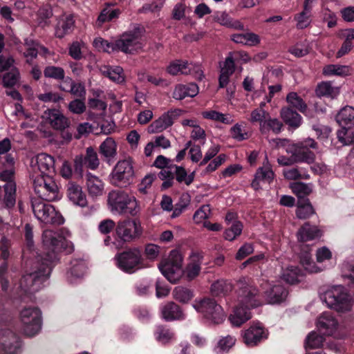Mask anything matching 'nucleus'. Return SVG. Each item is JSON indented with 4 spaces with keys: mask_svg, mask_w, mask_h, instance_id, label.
<instances>
[{
    "mask_svg": "<svg viewBox=\"0 0 354 354\" xmlns=\"http://www.w3.org/2000/svg\"><path fill=\"white\" fill-rule=\"evenodd\" d=\"M42 240L46 250L44 255L37 259L33 271L24 275L20 280V287L26 292L32 294L39 290L49 277L52 264L58 259V254L63 251L70 253L73 250L71 241L52 230H45Z\"/></svg>",
    "mask_w": 354,
    "mask_h": 354,
    "instance_id": "f257e3e1",
    "label": "nucleus"
},
{
    "mask_svg": "<svg viewBox=\"0 0 354 354\" xmlns=\"http://www.w3.org/2000/svg\"><path fill=\"white\" fill-rule=\"evenodd\" d=\"M237 286L239 306L230 315L229 320L234 326L239 327L251 318L250 308L260 306L261 301L257 288L248 279H240L237 281Z\"/></svg>",
    "mask_w": 354,
    "mask_h": 354,
    "instance_id": "f03ea898",
    "label": "nucleus"
},
{
    "mask_svg": "<svg viewBox=\"0 0 354 354\" xmlns=\"http://www.w3.org/2000/svg\"><path fill=\"white\" fill-rule=\"evenodd\" d=\"M107 205L112 213L119 215L128 214L136 216L140 210L136 197L120 190H113L109 193Z\"/></svg>",
    "mask_w": 354,
    "mask_h": 354,
    "instance_id": "7ed1b4c3",
    "label": "nucleus"
},
{
    "mask_svg": "<svg viewBox=\"0 0 354 354\" xmlns=\"http://www.w3.org/2000/svg\"><path fill=\"white\" fill-rule=\"evenodd\" d=\"M320 298L328 308L338 312L349 311L351 308V299L342 286L330 288L322 295Z\"/></svg>",
    "mask_w": 354,
    "mask_h": 354,
    "instance_id": "20e7f679",
    "label": "nucleus"
},
{
    "mask_svg": "<svg viewBox=\"0 0 354 354\" xmlns=\"http://www.w3.org/2000/svg\"><path fill=\"white\" fill-rule=\"evenodd\" d=\"M143 28L139 25L123 32L116 39V47L119 51L127 54H133L143 47L142 41Z\"/></svg>",
    "mask_w": 354,
    "mask_h": 354,
    "instance_id": "39448f33",
    "label": "nucleus"
},
{
    "mask_svg": "<svg viewBox=\"0 0 354 354\" xmlns=\"http://www.w3.org/2000/svg\"><path fill=\"white\" fill-rule=\"evenodd\" d=\"M32 178L38 198L53 201L59 198V189L52 176L32 175Z\"/></svg>",
    "mask_w": 354,
    "mask_h": 354,
    "instance_id": "423d86ee",
    "label": "nucleus"
},
{
    "mask_svg": "<svg viewBox=\"0 0 354 354\" xmlns=\"http://www.w3.org/2000/svg\"><path fill=\"white\" fill-rule=\"evenodd\" d=\"M135 171L131 158L119 160L109 174L111 184L120 187H126L133 181Z\"/></svg>",
    "mask_w": 354,
    "mask_h": 354,
    "instance_id": "0eeeda50",
    "label": "nucleus"
},
{
    "mask_svg": "<svg viewBox=\"0 0 354 354\" xmlns=\"http://www.w3.org/2000/svg\"><path fill=\"white\" fill-rule=\"evenodd\" d=\"M317 145V142L313 139L307 138L301 142L287 145L286 151L287 153L292 155L296 163L311 164L315 160V155L310 149H316Z\"/></svg>",
    "mask_w": 354,
    "mask_h": 354,
    "instance_id": "6e6552de",
    "label": "nucleus"
},
{
    "mask_svg": "<svg viewBox=\"0 0 354 354\" xmlns=\"http://www.w3.org/2000/svg\"><path fill=\"white\" fill-rule=\"evenodd\" d=\"M42 200L36 198L32 199V208L36 218L44 223L63 224L64 222L63 216L56 212L53 205Z\"/></svg>",
    "mask_w": 354,
    "mask_h": 354,
    "instance_id": "1a4fd4ad",
    "label": "nucleus"
},
{
    "mask_svg": "<svg viewBox=\"0 0 354 354\" xmlns=\"http://www.w3.org/2000/svg\"><path fill=\"white\" fill-rule=\"evenodd\" d=\"M142 234V228L139 221L135 219L119 221L115 226L117 240L122 243H131L138 239Z\"/></svg>",
    "mask_w": 354,
    "mask_h": 354,
    "instance_id": "9d476101",
    "label": "nucleus"
},
{
    "mask_svg": "<svg viewBox=\"0 0 354 354\" xmlns=\"http://www.w3.org/2000/svg\"><path fill=\"white\" fill-rule=\"evenodd\" d=\"M114 259L120 269L132 273L138 269L142 263L141 251L138 248H129L117 254Z\"/></svg>",
    "mask_w": 354,
    "mask_h": 354,
    "instance_id": "9b49d317",
    "label": "nucleus"
},
{
    "mask_svg": "<svg viewBox=\"0 0 354 354\" xmlns=\"http://www.w3.org/2000/svg\"><path fill=\"white\" fill-rule=\"evenodd\" d=\"M22 330L27 336L38 333L41 326V313L37 308H25L20 313Z\"/></svg>",
    "mask_w": 354,
    "mask_h": 354,
    "instance_id": "f8f14e48",
    "label": "nucleus"
},
{
    "mask_svg": "<svg viewBox=\"0 0 354 354\" xmlns=\"http://www.w3.org/2000/svg\"><path fill=\"white\" fill-rule=\"evenodd\" d=\"M15 169L10 167L0 172V180L5 182L3 188L5 192L3 201L8 208L15 205L16 201Z\"/></svg>",
    "mask_w": 354,
    "mask_h": 354,
    "instance_id": "ddd939ff",
    "label": "nucleus"
},
{
    "mask_svg": "<svg viewBox=\"0 0 354 354\" xmlns=\"http://www.w3.org/2000/svg\"><path fill=\"white\" fill-rule=\"evenodd\" d=\"M153 166L162 169L158 174V177L163 180L162 187L167 189L171 187L174 176L177 174V165L173 164L170 159L160 155L156 158Z\"/></svg>",
    "mask_w": 354,
    "mask_h": 354,
    "instance_id": "4468645a",
    "label": "nucleus"
},
{
    "mask_svg": "<svg viewBox=\"0 0 354 354\" xmlns=\"http://www.w3.org/2000/svg\"><path fill=\"white\" fill-rule=\"evenodd\" d=\"M194 308L214 324H220L224 319L225 314L222 307L212 299H204L195 305Z\"/></svg>",
    "mask_w": 354,
    "mask_h": 354,
    "instance_id": "2eb2a0df",
    "label": "nucleus"
},
{
    "mask_svg": "<svg viewBox=\"0 0 354 354\" xmlns=\"http://www.w3.org/2000/svg\"><path fill=\"white\" fill-rule=\"evenodd\" d=\"M32 175L52 176L55 172V160L51 156L42 153L31 160Z\"/></svg>",
    "mask_w": 354,
    "mask_h": 354,
    "instance_id": "dca6fc26",
    "label": "nucleus"
},
{
    "mask_svg": "<svg viewBox=\"0 0 354 354\" xmlns=\"http://www.w3.org/2000/svg\"><path fill=\"white\" fill-rule=\"evenodd\" d=\"M242 337L248 346L253 347L267 339L268 332L261 323H254L243 332Z\"/></svg>",
    "mask_w": 354,
    "mask_h": 354,
    "instance_id": "f3484780",
    "label": "nucleus"
},
{
    "mask_svg": "<svg viewBox=\"0 0 354 354\" xmlns=\"http://www.w3.org/2000/svg\"><path fill=\"white\" fill-rule=\"evenodd\" d=\"M204 258V253L201 251L192 252L189 254V263L183 270L180 278L186 281L194 279L201 272V265Z\"/></svg>",
    "mask_w": 354,
    "mask_h": 354,
    "instance_id": "a211bd4d",
    "label": "nucleus"
},
{
    "mask_svg": "<svg viewBox=\"0 0 354 354\" xmlns=\"http://www.w3.org/2000/svg\"><path fill=\"white\" fill-rule=\"evenodd\" d=\"M323 233V230L319 226L306 222L299 228L296 236L298 241L307 242L321 238Z\"/></svg>",
    "mask_w": 354,
    "mask_h": 354,
    "instance_id": "6ab92c4d",
    "label": "nucleus"
},
{
    "mask_svg": "<svg viewBox=\"0 0 354 354\" xmlns=\"http://www.w3.org/2000/svg\"><path fill=\"white\" fill-rule=\"evenodd\" d=\"M162 274L172 283L177 282V252L171 251L169 257L159 265Z\"/></svg>",
    "mask_w": 354,
    "mask_h": 354,
    "instance_id": "aec40b11",
    "label": "nucleus"
},
{
    "mask_svg": "<svg viewBox=\"0 0 354 354\" xmlns=\"http://www.w3.org/2000/svg\"><path fill=\"white\" fill-rule=\"evenodd\" d=\"M46 122L56 130L64 131L70 125L69 119L57 109H48L44 112Z\"/></svg>",
    "mask_w": 354,
    "mask_h": 354,
    "instance_id": "412c9836",
    "label": "nucleus"
},
{
    "mask_svg": "<svg viewBox=\"0 0 354 354\" xmlns=\"http://www.w3.org/2000/svg\"><path fill=\"white\" fill-rule=\"evenodd\" d=\"M20 346L19 338L11 331L1 337L0 354H16Z\"/></svg>",
    "mask_w": 354,
    "mask_h": 354,
    "instance_id": "4be33fe9",
    "label": "nucleus"
},
{
    "mask_svg": "<svg viewBox=\"0 0 354 354\" xmlns=\"http://www.w3.org/2000/svg\"><path fill=\"white\" fill-rule=\"evenodd\" d=\"M67 196L68 199L75 205L84 207L88 202L86 194L80 185L74 182H69L67 185Z\"/></svg>",
    "mask_w": 354,
    "mask_h": 354,
    "instance_id": "5701e85b",
    "label": "nucleus"
},
{
    "mask_svg": "<svg viewBox=\"0 0 354 354\" xmlns=\"http://www.w3.org/2000/svg\"><path fill=\"white\" fill-rule=\"evenodd\" d=\"M288 295V291L281 284L272 285L264 292L265 300L268 304H276L283 301Z\"/></svg>",
    "mask_w": 354,
    "mask_h": 354,
    "instance_id": "b1692460",
    "label": "nucleus"
},
{
    "mask_svg": "<svg viewBox=\"0 0 354 354\" xmlns=\"http://www.w3.org/2000/svg\"><path fill=\"white\" fill-rule=\"evenodd\" d=\"M317 327L324 335H331L337 329V322L330 313L325 312L319 317Z\"/></svg>",
    "mask_w": 354,
    "mask_h": 354,
    "instance_id": "393cba45",
    "label": "nucleus"
},
{
    "mask_svg": "<svg viewBox=\"0 0 354 354\" xmlns=\"http://www.w3.org/2000/svg\"><path fill=\"white\" fill-rule=\"evenodd\" d=\"M174 111L167 112L163 114L158 119L154 120L147 129L149 133H157L162 132L174 123Z\"/></svg>",
    "mask_w": 354,
    "mask_h": 354,
    "instance_id": "a878e982",
    "label": "nucleus"
},
{
    "mask_svg": "<svg viewBox=\"0 0 354 354\" xmlns=\"http://www.w3.org/2000/svg\"><path fill=\"white\" fill-rule=\"evenodd\" d=\"M99 151L104 160L111 165L117 155V144L115 140L111 137L106 138L100 145Z\"/></svg>",
    "mask_w": 354,
    "mask_h": 354,
    "instance_id": "bb28decb",
    "label": "nucleus"
},
{
    "mask_svg": "<svg viewBox=\"0 0 354 354\" xmlns=\"http://www.w3.org/2000/svg\"><path fill=\"white\" fill-rule=\"evenodd\" d=\"M86 185L88 193L92 198L100 196L104 193V185L100 178L87 173L86 175Z\"/></svg>",
    "mask_w": 354,
    "mask_h": 354,
    "instance_id": "cd10ccee",
    "label": "nucleus"
},
{
    "mask_svg": "<svg viewBox=\"0 0 354 354\" xmlns=\"http://www.w3.org/2000/svg\"><path fill=\"white\" fill-rule=\"evenodd\" d=\"M274 176V174L271 167L269 165H264L257 169L251 185L257 190L261 188V183H270Z\"/></svg>",
    "mask_w": 354,
    "mask_h": 354,
    "instance_id": "c85d7f7f",
    "label": "nucleus"
},
{
    "mask_svg": "<svg viewBox=\"0 0 354 354\" xmlns=\"http://www.w3.org/2000/svg\"><path fill=\"white\" fill-rule=\"evenodd\" d=\"M75 21L72 15L62 16L58 21L55 28V35L59 38H63L70 34L74 29Z\"/></svg>",
    "mask_w": 354,
    "mask_h": 354,
    "instance_id": "c756f323",
    "label": "nucleus"
},
{
    "mask_svg": "<svg viewBox=\"0 0 354 354\" xmlns=\"http://www.w3.org/2000/svg\"><path fill=\"white\" fill-rule=\"evenodd\" d=\"M280 115L283 122L292 128H298L301 124V116L290 107H283Z\"/></svg>",
    "mask_w": 354,
    "mask_h": 354,
    "instance_id": "7c9ffc66",
    "label": "nucleus"
},
{
    "mask_svg": "<svg viewBox=\"0 0 354 354\" xmlns=\"http://www.w3.org/2000/svg\"><path fill=\"white\" fill-rule=\"evenodd\" d=\"M64 84H68L69 88H66L64 85L60 84L59 86L60 90L69 92L72 95L84 100L86 92L84 83L75 82L71 77H68L64 80Z\"/></svg>",
    "mask_w": 354,
    "mask_h": 354,
    "instance_id": "2f4dec72",
    "label": "nucleus"
},
{
    "mask_svg": "<svg viewBox=\"0 0 354 354\" xmlns=\"http://www.w3.org/2000/svg\"><path fill=\"white\" fill-rule=\"evenodd\" d=\"M192 75L196 79L201 80L204 77L203 73L198 65H195L187 61L178 60V73Z\"/></svg>",
    "mask_w": 354,
    "mask_h": 354,
    "instance_id": "473e14b6",
    "label": "nucleus"
},
{
    "mask_svg": "<svg viewBox=\"0 0 354 354\" xmlns=\"http://www.w3.org/2000/svg\"><path fill=\"white\" fill-rule=\"evenodd\" d=\"M336 121L340 126L348 128L354 126V108L350 106L343 107L336 115Z\"/></svg>",
    "mask_w": 354,
    "mask_h": 354,
    "instance_id": "72a5a7b5",
    "label": "nucleus"
},
{
    "mask_svg": "<svg viewBox=\"0 0 354 354\" xmlns=\"http://www.w3.org/2000/svg\"><path fill=\"white\" fill-rule=\"evenodd\" d=\"M120 14V11L119 9H113L111 7L103 8L95 22V27L101 28L104 24L118 18Z\"/></svg>",
    "mask_w": 354,
    "mask_h": 354,
    "instance_id": "f704fd0d",
    "label": "nucleus"
},
{
    "mask_svg": "<svg viewBox=\"0 0 354 354\" xmlns=\"http://www.w3.org/2000/svg\"><path fill=\"white\" fill-rule=\"evenodd\" d=\"M86 270V266L84 261L81 259H74L71 261V267L67 272L68 279L72 282L75 279L82 277Z\"/></svg>",
    "mask_w": 354,
    "mask_h": 354,
    "instance_id": "c9c22d12",
    "label": "nucleus"
},
{
    "mask_svg": "<svg viewBox=\"0 0 354 354\" xmlns=\"http://www.w3.org/2000/svg\"><path fill=\"white\" fill-rule=\"evenodd\" d=\"M231 39L236 43L247 46H256L259 44V37L253 32L233 34L231 35Z\"/></svg>",
    "mask_w": 354,
    "mask_h": 354,
    "instance_id": "e433bc0d",
    "label": "nucleus"
},
{
    "mask_svg": "<svg viewBox=\"0 0 354 354\" xmlns=\"http://www.w3.org/2000/svg\"><path fill=\"white\" fill-rule=\"evenodd\" d=\"M283 123L277 118H272L268 115L265 122L259 127V130L262 134H266L270 131L278 134L281 131Z\"/></svg>",
    "mask_w": 354,
    "mask_h": 354,
    "instance_id": "4c0bfd02",
    "label": "nucleus"
},
{
    "mask_svg": "<svg viewBox=\"0 0 354 354\" xmlns=\"http://www.w3.org/2000/svg\"><path fill=\"white\" fill-rule=\"evenodd\" d=\"M315 213L309 199L298 200L296 215L299 219H307Z\"/></svg>",
    "mask_w": 354,
    "mask_h": 354,
    "instance_id": "58836bf2",
    "label": "nucleus"
},
{
    "mask_svg": "<svg viewBox=\"0 0 354 354\" xmlns=\"http://www.w3.org/2000/svg\"><path fill=\"white\" fill-rule=\"evenodd\" d=\"M290 188L299 200L308 199L306 197L313 192V185L311 183L295 182L290 184Z\"/></svg>",
    "mask_w": 354,
    "mask_h": 354,
    "instance_id": "ea45409f",
    "label": "nucleus"
},
{
    "mask_svg": "<svg viewBox=\"0 0 354 354\" xmlns=\"http://www.w3.org/2000/svg\"><path fill=\"white\" fill-rule=\"evenodd\" d=\"M233 289L232 284L224 279H220L212 284L211 292L214 296L225 295Z\"/></svg>",
    "mask_w": 354,
    "mask_h": 354,
    "instance_id": "a19ab883",
    "label": "nucleus"
},
{
    "mask_svg": "<svg viewBox=\"0 0 354 354\" xmlns=\"http://www.w3.org/2000/svg\"><path fill=\"white\" fill-rule=\"evenodd\" d=\"M102 73L112 81L117 83H122L124 81L123 69L120 66H104L101 69Z\"/></svg>",
    "mask_w": 354,
    "mask_h": 354,
    "instance_id": "79ce46f5",
    "label": "nucleus"
},
{
    "mask_svg": "<svg viewBox=\"0 0 354 354\" xmlns=\"http://www.w3.org/2000/svg\"><path fill=\"white\" fill-rule=\"evenodd\" d=\"M350 67L346 65L328 64L323 68V74L326 76H346L350 74Z\"/></svg>",
    "mask_w": 354,
    "mask_h": 354,
    "instance_id": "37998d69",
    "label": "nucleus"
},
{
    "mask_svg": "<svg viewBox=\"0 0 354 354\" xmlns=\"http://www.w3.org/2000/svg\"><path fill=\"white\" fill-rule=\"evenodd\" d=\"M286 102L290 108H295L302 113H305L307 111L306 103L296 92L289 93L286 96Z\"/></svg>",
    "mask_w": 354,
    "mask_h": 354,
    "instance_id": "c03bdc74",
    "label": "nucleus"
},
{
    "mask_svg": "<svg viewBox=\"0 0 354 354\" xmlns=\"http://www.w3.org/2000/svg\"><path fill=\"white\" fill-rule=\"evenodd\" d=\"M315 91L319 97L326 96L333 98L336 97L339 93L338 88L333 87L330 82H321L317 85Z\"/></svg>",
    "mask_w": 354,
    "mask_h": 354,
    "instance_id": "a18cd8bd",
    "label": "nucleus"
},
{
    "mask_svg": "<svg viewBox=\"0 0 354 354\" xmlns=\"http://www.w3.org/2000/svg\"><path fill=\"white\" fill-rule=\"evenodd\" d=\"M283 174L286 179L290 180H296L299 179L308 180L310 178V175L303 167H294L284 169L283 171Z\"/></svg>",
    "mask_w": 354,
    "mask_h": 354,
    "instance_id": "49530a36",
    "label": "nucleus"
},
{
    "mask_svg": "<svg viewBox=\"0 0 354 354\" xmlns=\"http://www.w3.org/2000/svg\"><path fill=\"white\" fill-rule=\"evenodd\" d=\"M310 250L306 247L305 251L301 252L299 256L300 263L304 269L308 272H318L319 270L313 261Z\"/></svg>",
    "mask_w": 354,
    "mask_h": 354,
    "instance_id": "de8ad7c7",
    "label": "nucleus"
},
{
    "mask_svg": "<svg viewBox=\"0 0 354 354\" xmlns=\"http://www.w3.org/2000/svg\"><path fill=\"white\" fill-rule=\"evenodd\" d=\"M198 86L195 83L178 85V100L186 97H194L198 93Z\"/></svg>",
    "mask_w": 354,
    "mask_h": 354,
    "instance_id": "09e8293b",
    "label": "nucleus"
},
{
    "mask_svg": "<svg viewBox=\"0 0 354 354\" xmlns=\"http://www.w3.org/2000/svg\"><path fill=\"white\" fill-rule=\"evenodd\" d=\"M217 21L221 25L227 28L236 30H243L244 28L243 24L241 21L233 19L225 12H221L217 17Z\"/></svg>",
    "mask_w": 354,
    "mask_h": 354,
    "instance_id": "8fccbe9b",
    "label": "nucleus"
},
{
    "mask_svg": "<svg viewBox=\"0 0 354 354\" xmlns=\"http://www.w3.org/2000/svg\"><path fill=\"white\" fill-rule=\"evenodd\" d=\"M84 160L86 166L92 170L97 169L100 162L97 152L91 147L86 148Z\"/></svg>",
    "mask_w": 354,
    "mask_h": 354,
    "instance_id": "3c124183",
    "label": "nucleus"
},
{
    "mask_svg": "<svg viewBox=\"0 0 354 354\" xmlns=\"http://www.w3.org/2000/svg\"><path fill=\"white\" fill-rule=\"evenodd\" d=\"M301 276L300 269L297 266H289L282 274V278L288 283H295L299 281Z\"/></svg>",
    "mask_w": 354,
    "mask_h": 354,
    "instance_id": "603ef678",
    "label": "nucleus"
},
{
    "mask_svg": "<svg viewBox=\"0 0 354 354\" xmlns=\"http://www.w3.org/2000/svg\"><path fill=\"white\" fill-rule=\"evenodd\" d=\"M20 77V73L19 70L13 67L10 71L6 73L2 78L3 86L6 88H10L14 86Z\"/></svg>",
    "mask_w": 354,
    "mask_h": 354,
    "instance_id": "864d4df0",
    "label": "nucleus"
},
{
    "mask_svg": "<svg viewBox=\"0 0 354 354\" xmlns=\"http://www.w3.org/2000/svg\"><path fill=\"white\" fill-rule=\"evenodd\" d=\"M46 77L53 78L57 80H63L65 77V72L63 68L55 66H48L44 70Z\"/></svg>",
    "mask_w": 354,
    "mask_h": 354,
    "instance_id": "5fc2aeb1",
    "label": "nucleus"
},
{
    "mask_svg": "<svg viewBox=\"0 0 354 354\" xmlns=\"http://www.w3.org/2000/svg\"><path fill=\"white\" fill-rule=\"evenodd\" d=\"M93 44L95 48H98L100 50L107 52L109 53L114 51H119L115 46L116 39L113 42H109L101 37H98L94 39Z\"/></svg>",
    "mask_w": 354,
    "mask_h": 354,
    "instance_id": "6e6d98bb",
    "label": "nucleus"
},
{
    "mask_svg": "<svg viewBox=\"0 0 354 354\" xmlns=\"http://www.w3.org/2000/svg\"><path fill=\"white\" fill-rule=\"evenodd\" d=\"M161 313L162 318L166 321L175 320L177 315V305L173 301L167 303L162 306Z\"/></svg>",
    "mask_w": 354,
    "mask_h": 354,
    "instance_id": "4d7b16f0",
    "label": "nucleus"
},
{
    "mask_svg": "<svg viewBox=\"0 0 354 354\" xmlns=\"http://www.w3.org/2000/svg\"><path fill=\"white\" fill-rule=\"evenodd\" d=\"M243 224L241 222L233 223L232 226L224 232L225 239L232 241L236 239L242 232Z\"/></svg>",
    "mask_w": 354,
    "mask_h": 354,
    "instance_id": "13d9d810",
    "label": "nucleus"
},
{
    "mask_svg": "<svg viewBox=\"0 0 354 354\" xmlns=\"http://www.w3.org/2000/svg\"><path fill=\"white\" fill-rule=\"evenodd\" d=\"M324 338L322 335L315 333L311 332L306 339V346L310 348H317L322 346Z\"/></svg>",
    "mask_w": 354,
    "mask_h": 354,
    "instance_id": "bf43d9fd",
    "label": "nucleus"
},
{
    "mask_svg": "<svg viewBox=\"0 0 354 354\" xmlns=\"http://www.w3.org/2000/svg\"><path fill=\"white\" fill-rule=\"evenodd\" d=\"M231 136L237 141L247 140L249 134L241 124L236 123L230 129Z\"/></svg>",
    "mask_w": 354,
    "mask_h": 354,
    "instance_id": "052dcab7",
    "label": "nucleus"
},
{
    "mask_svg": "<svg viewBox=\"0 0 354 354\" xmlns=\"http://www.w3.org/2000/svg\"><path fill=\"white\" fill-rule=\"evenodd\" d=\"M270 113L261 108H257L252 111L249 121L252 123H259V127L265 122Z\"/></svg>",
    "mask_w": 354,
    "mask_h": 354,
    "instance_id": "680f3d73",
    "label": "nucleus"
},
{
    "mask_svg": "<svg viewBox=\"0 0 354 354\" xmlns=\"http://www.w3.org/2000/svg\"><path fill=\"white\" fill-rule=\"evenodd\" d=\"M236 338L231 335L222 337L216 346L217 353L227 352L235 344Z\"/></svg>",
    "mask_w": 354,
    "mask_h": 354,
    "instance_id": "e2e57ef3",
    "label": "nucleus"
},
{
    "mask_svg": "<svg viewBox=\"0 0 354 354\" xmlns=\"http://www.w3.org/2000/svg\"><path fill=\"white\" fill-rule=\"evenodd\" d=\"M310 11L303 10L301 12L295 16V19L297 21V28L299 29H304L308 27L310 24Z\"/></svg>",
    "mask_w": 354,
    "mask_h": 354,
    "instance_id": "0e129e2a",
    "label": "nucleus"
},
{
    "mask_svg": "<svg viewBox=\"0 0 354 354\" xmlns=\"http://www.w3.org/2000/svg\"><path fill=\"white\" fill-rule=\"evenodd\" d=\"M156 179V175L153 174H149L146 175L142 180H141L140 183L138 184V189L139 192L142 194H148V190L151 187L153 182Z\"/></svg>",
    "mask_w": 354,
    "mask_h": 354,
    "instance_id": "69168bd1",
    "label": "nucleus"
},
{
    "mask_svg": "<svg viewBox=\"0 0 354 354\" xmlns=\"http://www.w3.org/2000/svg\"><path fill=\"white\" fill-rule=\"evenodd\" d=\"M338 140L344 145H348L353 142V134L350 133L346 126H342V128L337 132Z\"/></svg>",
    "mask_w": 354,
    "mask_h": 354,
    "instance_id": "338daca9",
    "label": "nucleus"
},
{
    "mask_svg": "<svg viewBox=\"0 0 354 354\" xmlns=\"http://www.w3.org/2000/svg\"><path fill=\"white\" fill-rule=\"evenodd\" d=\"M211 209L208 205H202L194 214L193 219L196 223L203 222L210 214Z\"/></svg>",
    "mask_w": 354,
    "mask_h": 354,
    "instance_id": "774afa93",
    "label": "nucleus"
}]
</instances>
